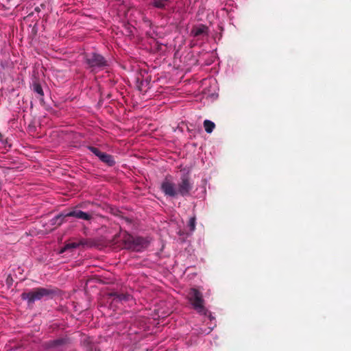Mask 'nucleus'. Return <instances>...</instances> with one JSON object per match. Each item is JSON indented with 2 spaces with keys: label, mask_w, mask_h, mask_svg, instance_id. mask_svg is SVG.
I'll list each match as a JSON object with an SVG mask.
<instances>
[{
  "label": "nucleus",
  "mask_w": 351,
  "mask_h": 351,
  "mask_svg": "<svg viewBox=\"0 0 351 351\" xmlns=\"http://www.w3.org/2000/svg\"><path fill=\"white\" fill-rule=\"evenodd\" d=\"M154 5L158 8H163L165 7V4L162 3V0H155L154 2Z\"/></svg>",
  "instance_id": "nucleus-18"
},
{
  "label": "nucleus",
  "mask_w": 351,
  "mask_h": 351,
  "mask_svg": "<svg viewBox=\"0 0 351 351\" xmlns=\"http://www.w3.org/2000/svg\"><path fill=\"white\" fill-rule=\"evenodd\" d=\"M195 222H196V218L195 216L190 218V219L189 221L188 226L189 228V230L192 232L194 231L195 229Z\"/></svg>",
  "instance_id": "nucleus-17"
},
{
  "label": "nucleus",
  "mask_w": 351,
  "mask_h": 351,
  "mask_svg": "<svg viewBox=\"0 0 351 351\" xmlns=\"http://www.w3.org/2000/svg\"><path fill=\"white\" fill-rule=\"evenodd\" d=\"M204 128L207 133L210 134L213 132L215 125L211 120L206 119L204 122Z\"/></svg>",
  "instance_id": "nucleus-10"
},
{
  "label": "nucleus",
  "mask_w": 351,
  "mask_h": 351,
  "mask_svg": "<svg viewBox=\"0 0 351 351\" xmlns=\"http://www.w3.org/2000/svg\"><path fill=\"white\" fill-rule=\"evenodd\" d=\"M110 295L114 296L115 300L117 301H122V300H129L130 298H132V296L129 294H118L117 293H110Z\"/></svg>",
  "instance_id": "nucleus-11"
},
{
  "label": "nucleus",
  "mask_w": 351,
  "mask_h": 351,
  "mask_svg": "<svg viewBox=\"0 0 351 351\" xmlns=\"http://www.w3.org/2000/svg\"><path fill=\"white\" fill-rule=\"evenodd\" d=\"M79 246H80V243L79 242H73V243H67L64 245V247L63 248H62L60 250V254L64 252L66 250L76 248Z\"/></svg>",
  "instance_id": "nucleus-14"
},
{
  "label": "nucleus",
  "mask_w": 351,
  "mask_h": 351,
  "mask_svg": "<svg viewBox=\"0 0 351 351\" xmlns=\"http://www.w3.org/2000/svg\"><path fill=\"white\" fill-rule=\"evenodd\" d=\"M33 90L34 92H36V93H38L40 96H43L44 95V93H43V88L40 86V84L38 82H34L33 84Z\"/></svg>",
  "instance_id": "nucleus-15"
},
{
  "label": "nucleus",
  "mask_w": 351,
  "mask_h": 351,
  "mask_svg": "<svg viewBox=\"0 0 351 351\" xmlns=\"http://www.w3.org/2000/svg\"><path fill=\"white\" fill-rule=\"evenodd\" d=\"M53 293L51 290L39 288L36 291L29 293H23L21 297L23 300H27L29 302L32 303L35 300H40L44 296H47Z\"/></svg>",
  "instance_id": "nucleus-5"
},
{
  "label": "nucleus",
  "mask_w": 351,
  "mask_h": 351,
  "mask_svg": "<svg viewBox=\"0 0 351 351\" xmlns=\"http://www.w3.org/2000/svg\"><path fill=\"white\" fill-rule=\"evenodd\" d=\"M86 63L93 71L95 69H103L108 66V62L100 54L92 53L86 54Z\"/></svg>",
  "instance_id": "nucleus-3"
},
{
  "label": "nucleus",
  "mask_w": 351,
  "mask_h": 351,
  "mask_svg": "<svg viewBox=\"0 0 351 351\" xmlns=\"http://www.w3.org/2000/svg\"><path fill=\"white\" fill-rule=\"evenodd\" d=\"M64 343V340L63 339H58L54 341L55 345H61Z\"/></svg>",
  "instance_id": "nucleus-19"
},
{
  "label": "nucleus",
  "mask_w": 351,
  "mask_h": 351,
  "mask_svg": "<svg viewBox=\"0 0 351 351\" xmlns=\"http://www.w3.org/2000/svg\"><path fill=\"white\" fill-rule=\"evenodd\" d=\"M125 248L133 250L140 251L146 247L149 244V241L142 237H134L130 234H125L123 238Z\"/></svg>",
  "instance_id": "nucleus-2"
},
{
  "label": "nucleus",
  "mask_w": 351,
  "mask_h": 351,
  "mask_svg": "<svg viewBox=\"0 0 351 351\" xmlns=\"http://www.w3.org/2000/svg\"><path fill=\"white\" fill-rule=\"evenodd\" d=\"M188 297L191 304L193 305V308L196 309L197 308V290L192 289Z\"/></svg>",
  "instance_id": "nucleus-9"
},
{
  "label": "nucleus",
  "mask_w": 351,
  "mask_h": 351,
  "mask_svg": "<svg viewBox=\"0 0 351 351\" xmlns=\"http://www.w3.org/2000/svg\"><path fill=\"white\" fill-rule=\"evenodd\" d=\"M80 245L86 246V247H95L97 245V243L93 239H82L79 241Z\"/></svg>",
  "instance_id": "nucleus-13"
},
{
  "label": "nucleus",
  "mask_w": 351,
  "mask_h": 351,
  "mask_svg": "<svg viewBox=\"0 0 351 351\" xmlns=\"http://www.w3.org/2000/svg\"><path fill=\"white\" fill-rule=\"evenodd\" d=\"M88 149L95 155L97 156L102 162L108 164L110 166H112L114 164V161L113 160L112 156L106 153H103L100 152L97 148L94 147H88Z\"/></svg>",
  "instance_id": "nucleus-6"
},
{
  "label": "nucleus",
  "mask_w": 351,
  "mask_h": 351,
  "mask_svg": "<svg viewBox=\"0 0 351 351\" xmlns=\"http://www.w3.org/2000/svg\"><path fill=\"white\" fill-rule=\"evenodd\" d=\"M212 81H213V79H204L201 83L202 85L207 86L209 85V88H205L202 90V93L204 95H206V97H213L214 93L211 90L212 86L210 85L212 84Z\"/></svg>",
  "instance_id": "nucleus-8"
},
{
  "label": "nucleus",
  "mask_w": 351,
  "mask_h": 351,
  "mask_svg": "<svg viewBox=\"0 0 351 351\" xmlns=\"http://www.w3.org/2000/svg\"><path fill=\"white\" fill-rule=\"evenodd\" d=\"M190 189V185L186 179H184L182 184L180 185L179 192L182 195L186 193Z\"/></svg>",
  "instance_id": "nucleus-12"
},
{
  "label": "nucleus",
  "mask_w": 351,
  "mask_h": 351,
  "mask_svg": "<svg viewBox=\"0 0 351 351\" xmlns=\"http://www.w3.org/2000/svg\"><path fill=\"white\" fill-rule=\"evenodd\" d=\"M161 188L167 195L174 197L177 194L174 184L167 180L162 182Z\"/></svg>",
  "instance_id": "nucleus-7"
},
{
  "label": "nucleus",
  "mask_w": 351,
  "mask_h": 351,
  "mask_svg": "<svg viewBox=\"0 0 351 351\" xmlns=\"http://www.w3.org/2000/svg\"><path fill=\"white\" fill-rule=\"evenodd\" d=\"M208 32V27L204 25L199 24V36L200 35H207Z\"/></svg>",
  "instance_id": "nucleus-16"
},
{
  "label": "nucleus",
  "mask_w": 351,
  "mask_h": 351,
  "mask_svg": "<svg viewBox=\"0 0 351 351\" xmlns=\"http://www.w3.org/2000/svg\"><path fill=\"white\" fill-rule=\"evenodd\" d=\"M192 34H193L195 36H197V30L193 29V30H192Z\"/></svg>",
  "instance_id": "nucleus-20"
},
{
  "label": "nucleus",
  "mask_w": 351,
  "mask_h": 351,
  "mask_svg": "<svg viewBox=\"0 0 351 351\" xmlns=\"http://www.w3.org/2000/svg\"><path fill=\"white\" fill-rule=\"evenodd\" d=\"M66 217H74L77 219H84L86 221H89L93 218L92 215L89 213H84L80 210H74L73 211L68 213L65 215H57L51 220L52 224H57L58 226H60L63 222L64 218Z\"/></svg>",
  "instance_id": "nucleus-4"
},
{
  "label": "nucleus",
  "mask_w": 351,
  "mask_h": 351,
  "mask_svg": "<svg viewBox=\"0 0 351 351\" xmlns=\"http://www.w3.org/2000/svg\"><path fill=\"white\" fill-rule=\"evenodd\" d=\"M203 302V299L199 294V320L202 322V326L199 328V333L209 334L216 326L215 319L209 311L205 309Z\"/></svg>",
  "instance_id": "nucleus-1"
}]
</instances>
